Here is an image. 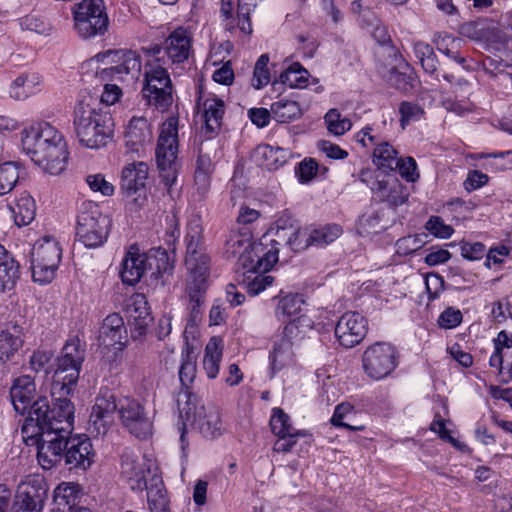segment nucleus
<instances>
[{
	"mask_svg": "<svg viewBox=\"0 0 512 512\" xmlns=\"http://www.w3.org/2000/svg\"><path fill=\"white\" fill-rule=\"evenodd\" d=\"M84 350L78 339H70L62 349L51 383L53 407L47 397L34 401V444L37 460L44 470L54 467L63 458L65 442L73 429L74 405L67 399L79 379Z\"/></svg>",
	"mask_w": 512,
	"mask_h": 512,
	"instance_id": "1",
	"label": "nucleus"
},
{
	"mask_svg": "<svg viewBox=\"0 0 512 512\" xmlns=\"http://www.w3.org/2000/svg\"><path fill=\"white\" fill-rule=\"evenodd\" d=\"M73 125L80 143L87 148L103 147L113 136L110 114L99 107L97 96L87 92L81 93L76 102Z\"/></svg>",
	"mask_w": 512,
	"mask_h": 512,
	"instance_id": "2",
	"label": "nucleus"
},
{
	"mask_svg": "<svg viewBox=\"0 0 512 512\" xmlns=\"http://www.w3.org/2000/svg\"><path fill=\"white\" fill-rule=\"evenodd\" d=\"M68 160L63 135L48 122L34 125V165L46 175L59 176L66 170Z\"/></svg>",
	"mask_w": 512,
	"mask_h": 512,
	"instance_id": "3",
	"label": "nucleus"
},
{
	"mask_svg": "<svg viewBox=\"0 0 512 512\" xmlns=\"http://www.w3.org/2000/svg\"><path fill=\"white\" fill-rule=\"evenodd\" d=\"M143 51L154 58L145 64L143 97L150 106L164 111L172 104L173 87L167 69L160 64L161 46L153 45Z\"/></svg>",
	"mask_w": 512,
	"mask_h": 512,
	"instance_id": "4",
	"label": "nucleus"
},
{
	"mask_svg": "<svg viewBox=\"0 0 512 512\" xmlns=\"http://www.w3.org/2000/svg\"><path fill=\"white\" fill-rule=\"evenodd\" d=\"M172 269L173 266L165 251L140 253L136 245H131L121 262L120 277L124 284L133 286L147 271H152V275L156 276L171 273Z\"/></svg>",
	"mask_w": 512,
	"mask_h": 512,
	"instance_id": "5",
	"label": "nucleus"
},
{
	"mask_svg": "<svg viewBox=\"0 0 512 512\" xmlns=\"http://www.w3.org/2000/svg\"><path fill=\"white\" fill-rule=\"evenodd\" d=\"M178 119L169 117L160 126V132L155 149L156 163L164 185L170 188L177 179L178 156Z\"/></svg>",
	"mask_w": 512,
	"mask_h": 512,
	"instance_id": "6",
	"label": "nucleus"
},
{
	"mask_svg": "<svg viewBox=\"0 0 512 512\" xmlns=\"http://www.w3.org/2000/svg\"><path fill=\"white\" fill-rule=\"evenodd\" d=\"M303 235L296 226L269 228L266 233L257 241L254 252L261 256L258 260L260 270L270 271L278 261L280 246H288L294 251L304 249Z\"/></svg>",
	"mask_w": 512,
	"mask_h": 512,
	"instance_id": "7",
	"label": "nucleus"
},
{
	"mask_svg": "<svg viewBox=\"0 0 512 512\" xmlns=\"http://www.w3.org/2000/svg\"><path fill=\"white\" fill-rule=\"evenodd\" d=\"M184 397L186 400L183 406L181 400H178L180 417L185 421L183 425L189 423L207 439H215L224 433L225 427L220 411L216 407H205L196 396L187 392Z\"/></svg>",
	"mask_w": 512,
	"mask_h": 512,
	"instance_id": "8",
	"label": "nucleus"
},
{
	"mask_svg": "<svg viewBox=\"0 0 512 512\" xmlns=\"http://www.w3.org/2000/svg\"><path fill=\"white\" fill-rule=\"evenodd\" d=\"M359 178L370 188L374 200L386 203L390 208L403 205L408 200L407 188L394 173L363 169Z\"/></svg>",
	"mask_w": 512,
	"mask_h": 512,
	"instance_id": "9",
	"label": "nucleus"
},
{
	"mask_svg": "<svg viewBox=\"0 0 512 512\" xmlns=\"http://www.w3.org/2000/svg\"><path fill=\"white\" fill-rule=\"evenodd\" d=\"M362 369L374 381L389 377L399 364V352L392 343L378 341L369 345L363 352Z\"/></svg>",
	"mask_w": 512,
	"mask_h": 512,
	"instance_id": "10",
	"label": "nucleus"
},
{
	"mask_svg": "<svg viewBox=\"0 0 512 512\" xmlns=\"http://www.w3.org/2000/svg\"><path fill=\"white\" fill-rule=\"evenodd\" d=\"M105 57L110 66L99 72L101 79L133 83L140 78L142 58L137 51L131 49L110 50Z\"/></svg>",
	"mask_w": 512,
	"mask_h": 512,
	"instance_id": "11",
	"label": "nucleus"
},
{
	"mask_svg": "<svg viewBox=\"0 0 512 512\" xmlns=\"http://www.w3.org/2000/svg\"><path fill=\"white\" fill-rule=\"evenodd\" d=\"M62 258L59 242L46 235L34 242V282L49 284L53 281Z\"/></svg>",
	"mask_w": 512,
	"mask_h": 512,
	"instance_id": "12",
	"label": "nucleus"
},
{
	"mask_svg": "<svg viewBox=\"0 0 512 512\" xmlns=\"http://www.w3.org/2000/svg\"><path fill=\"white\" fill-rule=\"evenodd\" d=\"M74 26L83 38L102 35L108 28L103 0H82L73 7Z\"/></svg>",
	"mask_w": 512,
	"mask_h": 512,
	"instance_id": "13",
	"label": "nucleus"
},
{
	"mask_svg": "<svg viewBox=\"0 0 512 512\" xmlns=\"http://www.w3.org/2000/svg\"><path fill=\"white\" fill-rule=\"evenodd\" d=\"M110 219L98 210L81 212L77 217L76 236L88 248L101 246L108 237Z\"/></svg>",
	"mask_w": 512,
	"mask_h": 512,
	"instance_id": "14",
	"label": "nucleus"
},
{
	"mask_svg": "<svg viewBox=\"0 0 512 512\" xmlns=\"http://www.w3.org/2000/svg\"><path fill=\"white\" fill-rule=\"evenodd\" d=\"M98 341L103 349L113 348L112 356H107L109 363L117 360L128 344L127 328L119 313L107 315L100 327Z\"/></svg>",
	"mask_w": 512,
	"mask_h": 512,
	"instance_id": "15",
	"label": "nucleus"
},
{
	"mask_svg": "<svg viewBox=\"0 0 512 512\" xmlns=\"http://www.w3.org/2000/svg\"><path fill=\"white\" fill-rule=\"evenodd\" d=\"M256 243L252 242V234L248 230L231 231L225 242L224 254L227 259H237L244 269L261 271L258 267L261 256L254 252Z\"/></svg>",
	"mask_w": 512,
	"mask_h": 512,
	"instance_id": "16",
	"label": "nucleus"
},
{
	"mask_svg": "<svg viewBox=\"0 0 512 512\" xmlns=\"http://www.w3.org/2000/svg\"><path fill=\"white\" fill-rule=\"evenodd\" d=\"M10 397L14 410L25 417L21 433L23 441L29 445L32 439V434H29L32 423V378L29 375L16 378L10 389Z\"/></svg>",
	"mask_w": 512,
	"mask_h": 512,
	"instance_id": "17",
	"label": "nucleus"
},
{
	"mask_svg": "<svg viewBox=\"0 0 512 512\" xmlns=\"http://www.w3.org/2000/svg\"><path fill=\"white\" fill-rule=\"evenodd\" d=\"M147 474H151V461L139 451L125 449L121 456V475L132 490L147 487Z\"/></svg>",
	"mask_w": 512,
	"mask_h": 512,
	"instance_id": "18",
	"label": "nucleus"
},
{
	"mask_svg": "<svg viewBox=\"0 0 512 512\" xmlns=\"http://www.w3.org/2000/svg\"><path fill=\"white\" fill-rule=\"evenodd\" d=\"M125 311L132 340H142L153 321L146 296L142 293L131 295L126 302Z\"/></svg>",
	"mask_w": 512,
	"mask_h": 512,
	"instance_id": "19",
	"label": "nucleus"
},
{
	"mask_svg": "<svg viewBox=\"0 0 512 512\" xmlns=\"http://www.w3.org/2000/svg\"><path fill=\"white\" fill-rule=\"evenodd\" d=\"M118 413L122 425L136 438L146 439L152 434V420L139 402L125 400L120 405Z\"/></svg>",
	"mask_w": 512,
	"mask_h": 512,
	"instance_id": "20",
	"label": "nucleus"
},
{
	"mask_svg": "<svg viewBox=\"0 0 512 512\" xmlns=\"http://www.w3.org/2000/svg\"><path fill=\"white\" fill-rule=\"evenodd\" d=\"M368 331V321L358 312H346L338 320L335 336L345 348H352L365 338Z\"/></svg>",
	"mask_w": 512,
	"mask_h": 512,
	"instance_id": "21",
	"label": "nucleus"
},
{
	"mask_svg": "<svg viewBox=\"0 0 512 512\" xmlns=\"http://www.w3.org/2000/svg\"><path fill=\"white\" fill-rule=\"evenodd\" d=\"M64 450L63 457L69 470L86 471L94 462L95 451L86 435L67 436Z\"/></svg>",
	"mask_w": 512,
	"mask_h": 512,
	"instance_id": "22",
	"label": "nucleus"
},
{
	"mask_svg": "<svg viewBox=\"0 0 512 512\" xmlns=\"http://www.w3.org/2000/svg\"><path fill=\"white\" fill-rule=\"evenodd\" d=\"M202 228L199 219L192 220L188 225L185 237L187 243L186 266L188 272L209 271L210 258L205 253L202 240Z\"/></svg>",
	"mask_w": 512,
	"mask_h": 512,
	"instance_id": "23",
	"label": "nucleus"
},
{
	"mask_svg": "<svg viewBox=\"0 0 512 512\" xmlns=\"http://www.w3.org/2000/svg\"><path fill=\"white\" fill-rule=\"evenodd\" d=\"M193 34L185 27H177L164 41L168 60L172 64H181L187 61L192 53Z\"/></svg>",
	"mask_w": 512,
	"mask_h": 512,
	"instance_id": "24",
	"label": "nucleus"
},
{
	"mask_svg": "<svg viewBox=\"0 0 512 512\" xmlns=\"http://www.w3.org/2000/svg\"><path fill=\"white\" fill-rule=\"evenodd\" d=\"M209 271L196 273L189 272L186 284V292L190 298L188 309L191 321L196 322L202 314L201 306L204 303V294L208 287Z\"/></svg>",
	"mask_w": 512,
	"mask_h": 512,
	"instance_id": "25",
	"label": "nucleus"
},
{
	"mask_svg": "<svg viewBox=\"0 0 512 512\" xmlns=\"http://www.w3.org/2000/svg\"><path fill=\"white\" fill-rule=\"evenodd\" d=\"M125 146L132 153H139L152 140V129L144 117H133L125 131Z\"/></svg>",
	"mask_w": 512,
	"mask_h": 512,
	"instance_id": "26",
	"label": "nucleus"
},
{
	"mask_svg": "<svg viewBox=\"0 0 512 512\" xmlns=\"http://www.w3.org/2000/svg\"><path fill=\"white\" fill-rule=\"evenodd\" d=\"M118 406L114 396H101L96 398V402L92 407L89 423L97 434H105L107 427L113 421V414Z\"/></svg>",
	"mask_w": 512,
	"mask_h": 512,
	"instance_id": "27",
	"label": "nucleus"
},
{
	"mask_svg": "<svg viewBox=\"0 0 512 512\" xmlns=\"http://www.w3.org/2000/svg\"><path fill=\"white\" fill-rule=\"evenodd\" d=\"M294 329H296V326L293 324L286 325L283 335L274 343L270 353V364L273 373L281 370L293 360V343L290 339V335L293 333Z\"/></svg>",
	"mask_w": 512,
	"mask_h": 512,
	"instance_id": "28",
	"label": "nucleus"
},
{
	"mask_svg": "<svg viewBox=\"0 0 512 512\" xmlns=\"http://www.w3.org/2000/svg\"><path fill=\"white\" fill-rule=\"evenodd\" d=\"M149 167L146 162H132L127 164L121 175L122 189L128 193H135L146 185Z\"/></svg>",
	"mask_w": 512,
	"mask_h": 512,
	"instance_id": "29",
	"label": "nucleus"
},
{
	"mask_svg": "<svg viewBox=\"0 0 512 512\" xmlns=\"http://www.w3.org/2000/svg\"><path fill=\"white\" fill-rule=\"evenodd\" d=\"M200 106L206 131L216 133L222 124L225 112L224 101L213 95L204 99Z\"/></svg>",
	"mask_w": 512,
	"mask_h": 512,
	"instance_id": "30",
	"label": "nucleus"
},
{
	"mask_svg": "<svg viewBox=\"0 0 512 512\" xmlns=\"http://www.w3.org/2000/svg\"><path fill=\"white\" fill-rule=\"evenodd\" d=\"M19 278V265L0 244V293L14 288Z\"/></svg>",
	"mask_w": 512,
	"mask_h": 512,
	"instance_id": "31",
	"label": "nucleus"
},
{
	"mask_svg": "<svg viewBox=\"0 0 512 512\" xmlns=\"http://www.w3.org/2000/svg\"><path fill=\"white\" fill-rule=\"evenodd\" d=\"M78 485L74 483H61L54 490V502L57 506V512H83L86 510L81 507L75 511V507L78 499Z\"/></svg>",
	"mask_w": 512,
	"mask_h": 512,
	"instance_id": "32",
	"label": "nucleus"
},
{
	"mask_svg": "<svg viewBox=\"0 0 512 512\" xmlns=\"http://www.w3.org/2000/svg\"><path fill=\"white\" fill-rule=\"evenodd\" d=\"M223 353V341L219 337H212L207 343L203 357V368L208 378L217 377Z\"/></svg>",
	"mask_w": 512,
	"mask_h": 512,
	"instance_id": "33",
	"label": "nucleus"
},
{
	"mask_svg": "<svg viewBox=\"0 0 512 512\" xmlns=\"http://www.w3.org/2000/svg\"><path fill=\"white\" fill-rule=\"evenodd\" d=\"M147 489L148 507L151 512H166L168 509V499L164 489L163 481L156 473L150 478Z\"/></svg>",
	"mask_w": 512,
	"mask_h": 512,
	"instance_id": "34",
	"label": "nucleus"
},
{
	"mask_svg": "<svg viewBox=\"0 0 512 512\" xmlns=\"http://www.w3.org/2000/svg\"><path fill=\"white\" fill-rule=\"evenodd\" d=\"M254 7V4L244 3L242 0H239L237 16L233 17V29L225 30L238 38H246L250 36L253 32L250 14Z\"/></svg>",
	"mask_w": 512,
	"mask_h": 512,
	"instance_id": "35",
	"label": "nucleus"
},
{
	"mask_svg": "<svg viewBox=\"0 0 512 512\" xmlns=\"http://www.w3.org/2000/svg\"><path fill=\"white\" fill-rule=\"evenodd\" d=\"M372 153V161L377 166L376 171L395 170L397 164L398 151L386 141L376 143Z\"/></svg>",
	"mask_w": 512,
	"mask_h": 512,
	"instance_id": "36",
	"label": "nucleus"
},
{
	"mask_svg": "<svg viewBox=\"0 0 512 512\" xmlns=\"http://www.w3.org/2000/svg\"><path fill=\"white\" fill-rule=\"evenodd\" d=\"M256 153L263 160L262 165L269 170H275L283 166L291 155L287 149L270 145L259 146Z\"/></svg>",
	"mask_w": 512,
	"mask_h": 512,
	"instance_id": "37",
	"label": "nucleus"
},
{
	"mask_svg": "<svg viewBox=\"0 0 512 512\" xmlns=\"http://www.w3.org/2000/svg\"><path fill=\"white\" fill-rule=\"evenodd\" d=\"M270 426L272 432L278 437L285 435L290 437H304L306 435L305 431L297 430L292 426L290 417L281 408L273 409Z\"/></svg>",
	"mask_w": 512,
	"mask_h": 512,
	"instance_id": "38",
	"label": "nucleus"
},
{
	"mask_svg": "<svg viewBox=\"0 0 512 512\" xmlns=\"http://www.w3.org/2000/svg\"><path fill=\"white\" fill-rule=\"evenodd\" d=\"M197 357L193 348L186 345L181 351V364L179 368V380L181 385L188 388L194 381L197 373Z\"/></svg>",
	"mask_w": 512,
	"mask_h": 512,
	"instance_id": "39",
	"label": "nucleus"
},
{
	"mask_svg": "<svg viewBox=\"0 0 512 512\" xmlns=\"http://www.w3.org/2000/svg\"><path fill=\"white\" fill-rule=\"evenodd\" d=\"M271 114L275 121L288 123L300 117L301 109L294 100L280 99L271 104Z\"/></svg>",
	"mask_w": 512,
	"mask_h": 512,
	"instance_id": "40",
	"label": "nucleus"
},
{
	"mask_svg": "<svg viewBox=\"0 0 512 512\" xmlns=\"http://www.w3.org/2000/svg\"><path fill=\"white\" fill-rule=\"evenodd\" d=\"M342 233V229L337 224H330L318 229H314L310 232V234L306 237L305 243L303 244L304 248L308 246H324L327 245L334 240H336Z\"/></svg>",
	"mask_w": 512,
	"mask_h": 512,
	"instance_id": "41",
	"label": "nucleus"
},
{
	"mask_svg": "<svg viewBox=\"0 0 512 512\" xmlns=\"http://www.w3.org/2000/svg\"><path fill=\"white\" fill-rule=\"evenodd\" d=\"M309 72L300 64L289 65L279 76V82L290 88H303L308 84Z\"/></svg>",
	"mask_w": 512,
	"mask_h": 512,
	"instance_id": "42",
	"label": "nucleus"
},
{
	"mask_svg": "<svg viewBox=\"0 0 512 512\" xmlns=\"http://www.w3.org/2000/svg\"><path fill=\"white\" fill-rule=\"evenodd\" d=\"M14 222L18 227L28 226L32 222V197L23 193L13 208Z\"/></svg>",
	"mask_w": 512,
	"mask_h": 512,
	"instance_id": "43",
	"label": "nucleus"
},
{
	"mask_svg": "<svg viewBox=\"0 0 512 512\" xmlns=\"http://www.w3.org/2000/svg\"><path fill=\"white\" fill-rule=\"evenodd\" d=\"M304 300L301 295L288 294L280 299L275 314L278 318L283 317H295L301 312Z\"/></svg>",
	"mask_w": 512,
	"mask_h": 512,
	"instance_id": "44",
	"label": "nucleus"
},
{
	"mask_svg": "<svg viewBox=\"0 0 512 512\" xmlns=\"http://www.w3.org/2000/svg\"><path fill=\"white\" fill-rule=\"evenodd\" d=\"M248 273L255 274L253 278L247 277V281L244 282L247 292L256 296L264 291L268 286H271L274 278L270 275L265 274L267 271H256L254 269H246Z\"/></svg>",
	"mask_w": 512,
	"mask_h": 512,
	"instance_id": "45",
	"label": "nucleus"
},
{
	"mask_svg": "<svg viewBox=\"0 0 512 512\" xmlns=\"http://www.w3.org/2000/svg\"><path fill=\"white\" fill-rule=\"evenodd\" d=\"M269 61L270 59L268 54H262L257 59L253 70V77L251 79V85L255 89H262L270 83L271 77L268 68Z\"/></svg>",
	"mask_w": 512,
	"mask_h": 512,
	"instance_id": "46",
	"label": "nucleus"
},
{
	"mask_svg": "<svg viewBox=\"0 0 512 512\" xmlns=\"http://www.w3.org/2000/svg\"><path fill=\"white\" fill-rule=\"evenodd\" d=\"M14 332L2 331L0 333V360L8 359L15 351L22 347L23 340L19 335L16 327Z\"/></svg>",
	"mask_w": 512,
	"mask_h": 512,
	"instance_id": "47",
	"label": "nucleus"
},
{
	"mask_svg": "<svg viewBox=\"0 0 512 512\" xmlns=\"http://www.w3.org/2000/svg\"><path fill=\"white\" fill-rule=\"evenodd\" d=\"M354 416V407L349 403H342L336 406L331 423L334 426L344 427L352 431H361L363 426L351 425L349 421Z\"/></svg>",
	"mask_w": 512,
	"mask_h": 512,
	"instance_id": "48",
	"label": "nucleus"
},
{
	"mask_svg": "<svg viewBox=\"0 0 512 512\" xmlns=\"http://www.w3.org/2000/svg\"><path fill=\"white\" fill-rule=\"evenodd\" d=\"M324 118L328 131L336 136L343 135L352 127L351 121L346 117H342L337 109H330Z\"/></svg>",
	"mask_w": 512,
	"mask_h": 512,
	"instance_id": "49",
	"label": "nucleus"
},
{
	"mask_svg": "<svg viewBox=\"0 0 512 512\" xmlns=\"http://www.w3.org/2000/svg\"><path fill=\"white\" fill-rule=\"evenodd\" d=\"M19 178L17 166L12 162L0 165V195L10 192Z\"/></svg>",
	"mask_w": 512,
	"mask_h": 512,
	"instance_id": "50",
	"label": "nucleus"
},
{
	"mask_svg": "<svg viewBox=\"0 0 512 512\" xmlns=\"http://www.w3.org/2000/svg\"><path fill=\"white\" fill-rule=\"evenodd\" d=\"M385 228L381 223V217L378 212H371L363 214L357 224L359 234L365 236L376 234Z\"/></svg>",
	"mask_w": 512,
	"mask_h": 512,
	"instance_id": "51",
	"label": "nucleus"
},
{
	"mask_svg": "<svg viewBox=\"0 0 512 512\" xmlns=\"http://www.w3.org/2000/svg\"><path fill=\"white\" fill-rule=\"evenodd\" d=\"M32 483L29 476L19 483L15 495V506L17 507L15 512H29L32 505Z\"/></svg>",
	"mask_w": 512,
	"mask_h": 512,
	"instance_id": "52",
	"label": "nucleus"
},
{
	"mask_svg": "<svg viewBox=\"0 0 512 512\" xmlns=\"http://www.w3.org/2000/svg\"><path fill=\"white\" fill-rule=\"evenodd\" d=\"M425 235H409L403 238H400L396 242V251L399 255H410L419 249H421L425 244Z\"/></svg>",
	"mask_w": 512,
	"mask_h": 512,
	"instance_id": "53",
	"label": "nucleus"
},
{
	"mask_svg": "<svg viewBox=\"0 0 512 512\" xmlns=\"http://www.w3.org/2000/svg\"><path fill=\"white\" fill-rule=\"evenodd\" d=\"M399 113L401 115V126L405 128L409 123L419 121L424 114V110L416 103L404 101L399 106Z\"/></svg>",
	"mask_w": 512,
	"mask_h": 512,
	"instance_id": "54",
	"label": "nucleus"
},
{
	"mask_svg": "<svg viewBox=\"0 0 512 512\" xmlns=\"http://www.w3.org/2000/svg\"><path fill=\"white\" fill-rule=\"evenodd\" d=\"M86 183L93 192H99L102 196H111L114 194V185L106 180L105 176L91 174L86 177Z\"/></svg>",
	"mask_w": 512,
	"mask_h": 512,
	"instance_id": "55",
	"label": "nucleus"
},
{
	"mask_svg": "<svg viewBox=\"0 0 512 512\" xmlns=\"http://www.w3.org/2000/svg\"><path fill=\"white\" fill-rule=\"evenodd\" d=\"M462 312L454 307H447L441 312L437 319V324L442 329H454L462 322Z\"/></svg>",
	"mask_w": 512,
	"mask_h": 512,
	"instance_id": "56",
	"label": "nucleus"
},
{
	"mask_svg": "<svg viewBox=\"0 0 512 512\" xmlns=\"http://www.w3.org/2000/svg\"><path fill=\"white\" fill-rule=\"evenodd\" d=\"M512 154V151L498 152L493 154H481V158L489 159L485 167L491 168L495 171H503L512 168V162L507 159Z\"/></svg>",
	"mask_w": 512,
	"mask_h": 512,
	"instance_id": "57",
	"label": "nucleus"
},
{
	"mask_svg": "<svg viewBox=\"0 0 512 512\" xmlns=\"http://www.w3.org/2000/svg\"><path fill=\"white\" fill-rule=\"evenodd\" d=\"M425 228L435 237L442 239L449 238L454 232L453 228L445 224L439 216H431L426 222Z\"/></svg>",
	"mask_w": 512,
	"mask_h": 512,
	"instance_id": "58",
	"label": "nucleus"
},
{
	"mask_svg": "<svg viewBox=\"0 0 512 512\" xmlns=\"http://www.w3.org/2000/svg\"><path fill=\"white\" fill-rule=\"evenodd\" d=\"M395 169H398L400 175L408 182H415L419 178L417 163L412 157L398 158Z\"/></svg>",
	"mask_w": 512,
	"mask_h": 512,
	"instance_id": "59",
	"label": "nucleus"
},
{
	"mask_svg": "<svg viewBox=\"0 0 512 512\" xmlns=\"http://www.w3.org/2000/svg\"><path fill=\"white\" fill-rule=\"evenodd\" d=\"M30 74L28 72L22 73L12 83L10 88V96L16 100H23L28 98Z\"/></svg>",
	"mask_w": 512,
	"mask_h": 512,
	"instance_id": "60",
	"label": "nucleus"
},
{
	"mask_svg": "<svg viewBox=\"0 0 512 512\" xmlns=\"http://www.w3.org/2000/svg\"><path fill=\"white\" fill-rule=\"evenodd\" d=\"M318 163L312 159H304L295 170L296 176L301 183L310 182L317 174Z\"/></svg>",
	"mask_w": 512,
	"mask_h": 512,
	"instance_id": "61",
	"label": "nucleus"
},
{
	"mask_svg": "<svg viewBox=\"0 0 512 512\" xmlns=\"http://www.w3.org/2000/svg\"><path fill=\"white\" fill-rule=\"evenodd\" d=\"M487 254L484 244L481 242H464L461 244V255L468 260H480Z\"/></svg>",
	"mask_w": 512,
	"mask_h": 512,
	"instance_id": "62",
	"label": "nucleus"
},
{
	"mask_svg": "<svg viewBox=\"0 0 512 512\" xmlns=\"http://www.w3.org/2000/svg\"><path fill=\"white\" fill-rule=\"evenodd\" d=\"M425 286L429 300H435L444 291V279L438 274H429L425 279Z\"/></svg>",
	"mask_w": 512,
	"mask_h": 512,
	"instance_id": "63",
	"label": "nucleus"
},
{
	"mask_svg": "<svg viewBox=\"0 0 512 512\" xmlns=\"http://www.w3.org/2000/svg\"><path fill=\"white\" fill-rule=\"evenodd\" d=\"M121 89L116 84H105L104 90L98 98L99 106L101 104L113 105L121 96Z\"/></svg>",
	"mask_w": 512,
	"mask_h": 512,
	"instance_id": "64",
	"label": "nucleus"
}]
</instances>
